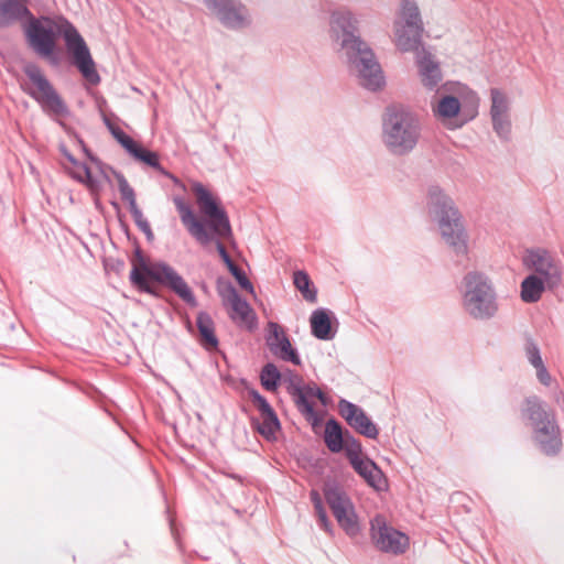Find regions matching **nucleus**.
<instances>
[{"label":"nucleus","mask_w":564,"mask_h":564,"mask_svg":"<svg viewBox=\"0 0 564 564\" xmlns=\"http://www.w3.org/2000/svg\"><path fill=\"white\" fill-rule=\"evenodd\" d=\"M358 25L359 19L350 9L341 7L330 11L329 37L333 44L343 52L359 84L377 91L386 84L383 72L373 51L357 35Z\"/></svg>","instance_id":"nucleus-1"},{"label":"nucleus","mask_w":564,"mask_h":564,"mask_svg":"<svg viewBox=\"0 0 564 564\" xmlns=\"http://www.w3.org/2000/svg\"><path fill=\"white\" fill-rule=\"evenodd\" d=\"M193 192L199 210L209 220L204 224L199 220L191 205L187 204L181 196H175L173 203L178 212L180 218L188 234L202 246H207L209 242L215 241L216 249L227 265L235 264L228 254L224 243L220 241L223 238L231 236V227L226 212L218 206V203L213 197L212 193L200 183L193 185Z\"/></svg>","instance_id":"nucleus-2"},{"label":"nucleus","mask_w":564,"mask_h":564,"mask_svg":"<svg viewBox=\"0 0 564 564\" xmlns=\"http://www.w3.org/2000/svg\"><path fill=\"white\" fill-rule=\"evenodd\" d=\"M426 209L437 223L442 239L456 257L468 258V234L454 200L438 186L426 191Z\"/></svg>","instance_id":"nucleus-3"},{"label":"nucleus","mask_w":564,"mask_h":564,"mask_svg":"<svg viewBox=\"0 0 564 564\" xmlns=\"http://www.w3.org/2000/svg\"><path fill=\"white\" fill-rule=\"evenodd\" d=\"M479 98L460 83L447 82L436 89L431 109L437 121L449 129H458L478 113Z\"/></svg>","instance_id":"nucleus-4"},{"label":"nucleus","mask_w":564,"mask_h":564,"mask_svg":"<svg viewBox=\"0 0 564 564\" xmlns=\"http://www.w3.org/2000/svg\"><path fill=\"white\" fill-rule=\"evenodd\" d=\"M132 269L130 282L139 291L155 294L151 280L172 290L180 299L188 305L197 306V301L185 280L165 262L148 263L140 249H135L131 259Z\"/></svg>","instance_id":"nucleus-5"},{"label":"nucleus","mask_w":564,"mask_h":564,"mask_svg":"<svg viewBox=\"0 0 564 564\" xmlns=\"http://www.w3.org/2000/svg\"><path fill=\"white\" fill-rule=\"evenodd\" d=\"M421 122L415 112L403 106H391L382 117L381 140L394 156L410 154L421 139Z\"/></svg>","instance_id":"nucleus-6"},{"label":"nucleus","mask_w":564,"mask_h":564,"mask_svg":"<svg viewBox=\"0 0 564 564\" xmlns=\"http://www.w3.org/2000/svg\"><path fill=\"white\" fill-rule=\"evenodd\" d=\"M462 307L476 321L494 318L499 311V303L492 280L484 272L473 270L462 279Z\"/></svg>","instance_id":"nucleus-7"},{"label":"nucleus","mask_w":564,"mask_h":564,"mask_svg":"<svg viewBox=\"0 0 564 564\" xmlns=\"http://www.w3.org/2000/svg\"><path fill=\"white\" fill-rule=\"evenodd\" d=\"M522 416L532 429L533 441L546 455H555L562 446L560 427L555 414L536 397L525 400Z\"/></svg>","instance_id":"nucleus-8"},{"label":"nucleus","mask_w":564,"mask_h":564,"mask_svg":"<svg viewBox=\"0 0 564 564\" xmlns=\"http://www.w3.org/2000/svg\"><path fill=\"white\" fill-rule=\"evenodd\" d=\"M324 496L338 525L349 536L357 535L360 531L358 517L346 491L335 482H327L324 487Z\"/></svg>","instance_id":"nucleus-9"},{"label":"nucleus","mask_w":564,"mask_h":564,"mask_svg":"<svg viewBox=\"0 0 564 564\" xmlns=\"http://www.w3.org/2000/svg\"><path fill=\"white\" fill-rule=\"evenodd\" d=\"M23 70L35 86V89L28 91L29 95L41 105L44 111L55 116L68 115L67 106L37 65L32 63L26 64Z\"/></svg>","instance_id":"nucleus-10"},{"label":"nucleus","mask_w":564,"mask_h":564,"mask_svg":"<svg viewBox=\"0 0 564 564\" xmlns=\"http://www.w3.org/2000/svg\"><path fill=\"white\" fill-rule=\"evenodd\" d=\"M209 12L223 26L234 31L251 26L252 15L241 0H203Z\"/></svg>","instance_id":"nucleus-11"},{"label":"nucleus","mask_w":564,"mask_h":564,"mask_svg":"<svg viewBox=\"0 0 564 564\" xmlns=\"http://www.w3.org/2000/svg\"><path fill=\"white\" fill-rule=\"evenodd\" d=\"M62 33L67 51L73 55L74 64L77 66L82 75L89 83L98 84L100 82V77L95 68L94 59L83 36L76 28L67 21L63 25Z\"/></svg>","instance_id":"nucleus-12"},{"label":"nucleus","mask_w":564,"mask_h":564,"mask_svg":"<svg viewBox=\"0 0 564 564\" xmlns=\"http://www.w3.org/2000/svg\"><path fill=\"white\" fill-rule=\"evenodd\" d=\"M370 531L375 545L382 552L401 554L409 546L408 535L389 525L381 514L370 521Z\"/></svg>","instance_id":"nucleus-13"},{"label":"nucleus","mask_w":564,"mask_h":564,"mask_svg":"<svg viewBox=\"0 0 564 564\" xmlns=\"http://www.w3.org/2000/svg\"><path fill=\"white\" fill-rule=\"evenodd\" d=\"M527 265L533 270L532 275H538L547 289H554L562 282V262L545 249H535L528 252Z\"/></svg>","instance_id":"nucleus-14"},{"label":"nucleus","mask_w":564,"mask_h":564,"mask_svg":"<svg viewBox=\"0 0 564 564\" xmlns=\"http://www.w3.org/2000/svg\"><path fill=\"white\" fill-rule=\"evenodd\" d=\"M24 33L29 45L36 54L50 59L53 64L57 63L54 54L55 33L52 28H46L41 20L31 17L24 28Z\"/></svg>","instance_id":"nucleus-15"},{"label":"nucleus","mask_w":564,"mask_h":564,"mask_svg":"<svg viewBox=\"0 0 564 564\" xmlns=\"http://www.w3.org/2000/svg\"><path fill=\"white\" fill-rule=\"evenodd\" d=\"M223 303L230 307L229 316L237 324L253 327L256 317L250 304L243 300L231 283L219 289Z\"/></svg>","instance_id":"nucleus-16"},{"label":"nucleus","mask_w":564,"mask_h":564,"mask_svg":"<svg viewBox=\"0 0 564 564\" xmlns=\"http://www.w3.org/2000/svg\"><path fill=\"white\" fill-rule=\"evenodd\" d=\"M338 410L347 424L359 434L375 440L379 434L377 425L370 420L366 412L357 404L345 399L339 400Z\"/></svg>","instance_id":"nucleus-17"},{"label":"nucleus","mask_w":564,"mask_h":564,"mask_svg":"<svg viewBox=\"0 0 564 564\" xmlns=\"http://www.w3.org/2000/svg\"><path fill=\"white\" fill-rule=\"evenodd\" d=\"M265 343L270 351L279 359L290 361L296 366L301 365L297 351L292 347L289 337L278 323H268Z\"/></svg>","instance_id":"nucleus-18"},{"label":"nucleus","mask_w":564,"mask_h":564,"mask_svg":"<svg viewBox=\"0 0 564 564\" xmlns=\"http://www.w3.org/2000/svg\"><path fill=\"white\" fill-rule=\"evenodd\" d=\"M417 65L423 86L430 90L437 88L442 80V72L434 57L427 52H422L417 55Z\"/></svg>","instance_id":"nucleus-19"},{"label":"nucleus","mask_w":564,"mask_h":564,"mask_svg":"<svg viewBox=\"0 0 564 564\" xmlns=\"http://www.w3.org/2000/svg\"><path fill=\"white\" fill-rule=\"evenodd\" d=\"M351 467L373 489L379 491L387 487V479L382 470L370 458L365 457L352 464Z\"/></svg>","instance_id":"nucleus-20"},{"label":"nucleus","mask_w":564,"mask_h":564,"mask_svg":"<svg viewBox=\"0 0 564 564\" xmlns=\"http://www.w3.org/2000/svg\"><path fill=\"white\" fill-rule=\"evenodd\" d=\"M423 29L409 28L401 22H393V42L402 52H411L417 50L421 44Z\"/></svg>","instance_id":"nucleus-21"},{"label":"nucleus","mask_w":564,"mask_h":564,"mask_svg":"<svg viewBox=\"0 0 564 564\" xmlns=\"http://www.w3.org/2000/svg\"><path fill=\"white\" fill-rule=\"evenodd\" d=\"M26 0H0V28L9 26L23 18L31 19Z\"/></svg>","instance_id":"nucleus-22"},{"label":"nucleus","mask_w":564,"mask_h":564,"mask_svg":"<svg viewBox=\"0 0 564 564\" xmlns=\"http://www.w3.org/2000/svg\"><path fill=\"white\" fill-rule=\"evenodd\" d=\"M302 392L301 394L304 398V404L300 402V399L297 397L294 398V403L300 411V413L312 423L313 426L317 425L319 423V417L314 410L313 403L310 401L311 398L316 397V390H318V387L316 384H304L301 388Z\"/></svg>","instance_id":"nucleus-23"},{"label":"nucleus","mask_w":564,"mask_h":564,"mask_svg":"<svg viewBox=\"0 0 564 564\" xmlns=\"http://www.w3.org/2000/svg\"><path fill=\"white\" fill-rule=\"evenodd\" d=\"M134 160L153 167L162 175L170 177L175 183H177V178L174 177L170 172H167L160 163L159 155L156 152L150 151L140 144L135 143L133 148L128 152Z\"/></svg>","instance_id":"nucleus-24"},{"label":"nucleus","mask_w":564,"mask_h":564,"mask_svg":"<svg viewBox=\"0 0 564 564\" xmlns=\"http://www.w3.org/2000/svg\"><path fill=\"white\" fill-rule=\"evenodd\" d=\"M394 22H401L402 26L423 29L420 9L413 0H402L400 11Z\"/></svg>","instance_id":"nucleus-25"},{"label":"nucleus","mask_w":564,"mask_h":564,"mask_svg":"<svg viewBox=\"0 0 564 564\" xmlns=\"http://www.w3.org/2000/svg\"><path fill=\"white\" fill-rule=\"evenodd\" d=\"M312 334L322 340H328L334 337L332 333L330 319L324 308L315 310L311 315Z\"/></svg>","instance_id":"nucleus-26"},{"label":"nucleus","mask_w":564,"mask_h":564,"mask_svg":"<svg viewBox=\"0 0 564 564\" xmlns=\"http://www.w3.org/2000/svg\"><path fill=\"white\" fill-rule=\"evenodd\" d=\"M346 433H343L340 424L330 419L325 424L324 442L332 453H339L344 448Z\"/></svg>","instance_id":"nucleus-27"},{"label":"nucleus","mask_w":564,"mask_h":564,"mask_svg":"<svg viewBox=\"0 0 564 564\" xmlns=\"http://www.w3.org/2000/svg\"><path fill=\"white\" fill-rule=\"evenodd\" d=\"M546 288V283L538 275L530 274L521 283V300L525 303H535Z\"/></svg>","instance_id":"nucleus-28"},{"label":"nucleus","mask_w":564,"mask_h":564,"mask_svg":"<svg viewBox=\"0 0 564 564\" xmlns=\"http://www.w3.org/2000/svg\"><path fill=\"white\" fill-rule=\"evenodd\" d=\"M196 325L202 337V343L207 348H216L218 339L215 335L214 321L206 312H200L196 318Z\"/></svg>","instance_id":"nucleus-29"},{"label":"nucleus","mask_w":564,"mask_h":564,"mask_svg":"<svg viewBox=\"0 0 564 564\" xmlns=\"http://www.w3.org/2000/svg\"><path fill=\"white\" fill-rule=\"evenodd\" d=\"M490 99V116H510V100L502 90L491 88Z\"/></svg>","instance_id":"nucleus-30"},{"label":"nucleus","mask_w":564,"mask_h":564,"mask_svg":"<svg viewBox=\"0 0 564 564\" xmlns=\"http://www.w3.org/2000/svg\"><path fill=\"white\" fill-rule=\"evenodd\" d=\"M260 380L265 390L275 391L281 380V373L275 365L269 362L262 368Z\"/></svg>","instance_id":"nucleus-31"},{"label":"nucleus","mask_w":564,"mask_h":564,"mask_svg":"<svg viewBox=\"0 0 564 564\" xmlns=\"http://www.w3.org/2000/svg\"><path fill=\"white\" fill-rule=\"evenodd\" d=\"M121 198L128 203L130 213L139 209L134 189L130 186L123 174L115 172Z\"/></svg>","instance_id":"nucleus-32"},{"label":"nucleus","mask_w":564,"mask_h":564,"mask_svg":"<svg viewBox=\"0 0 564 564\" xmlns=\"http://www.w3.org/2000/svg\"><path fill=\"white\" fill-rule=\"evenodd\" d=\"M293 282L306 301L312 303L316 301V291L310 289L311 280L304 271H296L294 273Z\"/></svg>","instance_id":"nucleus-33"},{"label":"nucleus","mask_w":564,"mask_h":564,"mask_svg":"<svg viewBox=\"0 0 564 564\" xmlns=\"http://www.w3.org/2000/svg\"><path fill=\"white\" fill-rule=\"evenodd\" d=\"M343 449H345L346 456L350 465L366 457L362 455V447L360 442L352 435H350L349 432H346Z\"/></svg>","instance_id":"nucleus-34"},{"label":"nucleus","mask_w":564,"mask_h":564,"mask_svg":"<svg viewBox=\"0 0 564 564\" xmlns=\"http://www.w3.org/2000/svg\"><path fill=\"white\" fill-rule=\"evenodd\" d=\"M492 129L501 140H509L511 134L510 116H490Z\"/></svg>","instance_id":"nucleus-35"},{"label":"nucleus","mask_w":564,"mask_h":564,"mask_svg":"<svg viewBox=\"0 0 564 564\" xmlns=\"http://www.w3.org/2000/svg\"><path fill=\"white\" fill-rule=\"evenodd\" d=\"M262 422L258 426V431L265 437H271L280 429V422L276 414L261 416Z\"/></svg>","instance_id":"nucleus-36"},{"label":"nucleus","mask_w":564,"mask_h":564,"mask_svg":"<svg viewBox=\"0 0 564 564\" xmlns=\"http://www.w3.org/2000/svg\"><path fill=\"white\" fill-rule=\"evenodd\" d=\"M302 387H303L302 378L299 375L290 372L289 378H288V391L292 395L293 399L295 397H297L300 399V402H302L304 404V398L301 394Z\"/></svg>","instance_id":"nucleus-37"},{"label":"nucleus","mask_w":564,"mask_h":564,"mask_svg":"<svg viewBox=\"0 0 564 564\" xmlns=\"http://www.w3.org/2000/svg\"><path fill=\"white\" fill-rule=\"evenodd\" d=\"M110 132L113 138L129 152L137 143L131 137H129L121 128L109 126Z\"/></svg>","instance_id":"nucleus-38"},{"label":"nucleus","mask_w":564,"mask_h":564,"mask_svg":"<svg viewBox=\"0 0 564 564\" xmlns=\"http://www.w3.org/2000/svg\"><path fill=\"white\" fill-rule=\"evenodd\" d=\"M83 174H77L75 177L86 184L93 193H97L100 189L99 182L93 177L89 167L86 164L82 165Z\"/></svg>","instance_id":"nucleus-39"},{"label":"nucleus","mask_w":564,"mask_h":564,"mask_svg":"<svg viewBox=\"0 0 564 564\" xmlns=\"http://www.w3.org/2000/svg\"><path fill=\"white\" fill-rule=\"evenodd\" d=\"M250 397L254 404L257 405L261 416L275 414L267 399L262 397L257 390L250 391Z\"/></svg>","instance_id":"nucleus-40"},{"label":"nucleus","mask_w":564,"mask_h":564,"mask_svg":"<svg viewBox=\"0 0 564 564\" xmlns=\"http://www.w3.org/2000/svg\"><path fill=\"white\" fill-rule=\"evenodd\" d=\"M228 270L230 271V273L235 276V279L237 280V282L239 283V285L252 293L253 292V285L252 283L248 280V278L246 276V274L243 273V271L241 269H239L236 264H232L228 268Z\"/></svg>","instance_id":"nucleus-41"},{"label":"nucleus","mask_w":564,"mask_h":564,"mask_svg":"<svg viewBox=\"0 0 564 564\" xmlns=\"http://www.w3.org/2000/svg\"><path fill=\"white\" fill-rule=\"evenodd\" d=\"M525 354L529 362L533 366H540L544 364L540 354V349L534 341H528L525 345Z\"/></svg>","instance_id":"nucleus-42"},{"label":"nucleus","mask_w":564,"mask_h":564,"mask_svg":"<svg viewBox=\"0 0 564 564\" xmlns=\"http://www.w3.org/2000/svg\"><path fill=\"white\" fill-rule=\"evenodd\" d=\"M536 370V378L539 381L543 384L549 387L552 382V377L550 372L547 371L544 364H541L540 366L534 367Z\"/></svg>","instance_id":"nucleus-43"},{"label":"nucleus","mask_w":564,"mask_h":564,"mask_svg":"<svg viewBox=\"0 0 564 564\" xmlns=\"http://www.w3.org/2000/svg\"><path fill=\"white\" fill-rule=\"evenodd\" d=\"M316 516L318 518L319 527L325 530L327 533L333 534V527L332 523L327 517L326 510L322 509L318 511H315Z\"/></svg>","instance_id":"nucleus-44"},{"label":"nucleus","mask_w":564,"mask_h":564,"mask_svg":"<svg viewBox=\"0 0 564 564\" xmlns=\"http://www.w3.org/2000/svg\"><path fill=\"white\" fill-rule=\"evenodd\" d=\"M316 516L318 518L319 527L325 530L327 533L333 534V527L332 523L327 517L326 510L322 509L318 511H315Z\"/></svg>","instance_id":"nucleus-45"},{"label":"nucleus","mask_w":564,"mask_h":564,"mask_svg":"<svg viewBox=\"0 0 564 564\" xmlns=\"http://www.w3.org/2000/svg\"><path fill=\"white\" fill-rule=\"evenodd\" d=\"M131 215H132V218L137 225V227L143 231L148 228H150V224L149 221L145 219V217L143 216V213L141 212V209H137V210H133L131 212Z\"/></svg>","instance_id":"nucleus-46"},{"label":"nucleus","mask_w":564,"mask_h":564,"mask_svg":"<svg viewBox=\"0 0 564 564\" xmlns=\"http://www.w3.org/2000/svg\"><path fill=\"white\" fill-rule=\"evenodd\" d=\"M311 501L314 505L315 511L325 509L321 495L316 490L311 491Z\"/></svg>","instance_id":"nucleus-47"},{"label":"nucleus","mask_w":564,"mask_h":564,"mask_svg":"<svg viewBox=\"0 0 564 564\" xmlns=\"http://www.w3.org/2000/svg\"><path fill=\"white\" fill-rule=\"evenodd\" d=\"M323 405H327L328 403V400H327V397L325 395V393L318 388V390H316V397Z\"/></svg>","instance_id":"nucleus-48"},{"label":"nucleus","mask_w":564,"mask_h":564,"mask_svg":"<svg viewBox=\"0 0 564 564\" xmlns=\"http://www.w3.org/2000/svg\"><path fill=\"white\" fill-rule=\"evenodd\" d=\"M65 155H66L67 160H68L72 164H74L75 166H78V167L82 170V165H83L84 163H78V162L76 161V159H75L72 154H69L68 152H66V151H65Z\"/></svg>","instance_id":"nucleus-49"},{"label":"nucleus","mask_w":564,"mask_h":564,"mask_svg":"<svg viewBox=\"0 0 564 564\" xmlns=\"http://www.w3.org/2000/svg\"><path fill=\"white\" fill-rule=\"evenodd\" d=\"M142 232L145 235L148 241H152L154 239V235L151 227L143 230Z\"/></svg>","instance_id":"nucleus-50"}]
</instances>
